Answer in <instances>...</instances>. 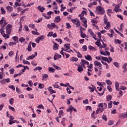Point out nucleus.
<instances>
[{
    "label": "nucleus",
    "mask_w": 127,
    "mask_h": 127,
    "mask_svg": "<svg viewBox=\"0 0 127 127\" xmlns=\"http://www.w3.org/2000/svg\"><path fill=\"white\" fill-rule=\"evenodd\" d=\"M95 12L97 13V14H104L105 12H106V11L105 10V9H104V7L98 5L96 7V10Z\"/></svg>",
    "instance_id": "1"
},
{
    "label": "nucleus",
    "mask_w": 127,
    "mask_h": 127,
    "mask_svg": "<svg viewBox=\"0 0 127 127\" xmlns=\"http://www.w3.org/2000/svg\"><path fill=\"white\" fill-rule=\"evenodd\" d=\"M104 22L106 25L105 27V29H107V30L110 29V27H111V23L108 21V18H107V16H106V15L104 16Z\"/></svg>",
    "instance_id": "2"
},
{
    "label": "nucleus",
    "mask_w": 127,
    "mask_h": 127,
    "mask_svg": "<svg viewBox=\"0 0 127 127\" xmlns=\"http://www.w3.org/2000/svg\"><path fill=\"white\" fill-rule=\"evenodd\" d=\"M7 25V23H6V20H5L4 17H2L0 20V25L1 26V28H4L5 26Z\"/></svg>",
    "instance_id": "3"
},
{
    "label": "nucleus",
    "mask_w": 127,
    "mask_h": 127,
    "mask_svg": "<svg viewBox=\"0 0 127 127\" xmlns=\"http://www.w3.org/2000/svg\"><path fill=\"white\" fill-rule=\"evenodd\" d=\"M101 59L103 61H105V62H107L108 64H110L111 62H113V59L111 57H109L108 58L107 57H101Z\"/></svg>",
    "instance_id": "4"
},
{
    "label": "nucleus",
    "mask_w": 127,
    "mask_h": 127,
    "mask_svg": "<svg viewBox=\"0 0 127 127\" xmlns=\"http://www.w3.org/2000/svg\"><path fill=\"white\" fill-rule=\"evenodd\" d=\"M0 34L2 35V36H3V37H4V38H5V39L7 38H9V35L6 34L4 33V28H0Z\"/></svg>",
    "instance_id": "5"
},
{
    "label": "nucleus",
    "mask_w": 127,
    "mask_h": 127,
    "mask_svg": "<svg viewBox=\"0 0 127 127\" xmlns=\"http://www.w3.org/2000/svg\"><path fill=\"white\" fill-rule=\"evenodd\" d=\"M11 28H12V25L11 24H8L6 27V33L7 34H10L11 33Z\"/></svg>",
    "instance_id": "6"
},
{
    "label": "nucleus",
    "mask_w": 127,
    "mask_h": 127,
    "mask_svg": "<svg viewBox=\"0 0 127 127\" xmlns=\"http://www.w3.org/2000/svg\"><path fill=\"white\" fill-rule=\"evenodd\" d=\"M80 64L83 68H86L85 65H89L90 64L89 63V62L85 60H81V63H80Z\"/></svg>",
    "instance_id": "7"
},
{
    "label": "nucleus",
    "mask_w": 127,
    "mask_h": 127,
    "mask_svg": "<svg viewBox=\"0 0 127 127\" xmlns=\"http://www.w3.org/2000/svg\"><path fill=\"white\" fill-rule=\"evenodd\" d=\"M37 56V52H35L34 53V55H32L31 56H30L28 57L26 60H33Z\"/></svg>",
    "instance_id": "8"
},
{
    "label": "nucleus",
    "mask_w": 127,
    "mask_h": 127,
    "mask_svg": "<svg viewBox=\"0 0 127 127\" xmlns=\"http://www.w3.org/2000/svg\"><path fill=\"white\" fill-rule=\"evenodd\" d=\"M44 38H45V36L44 35H41L39 37H38L36 39V42H37V43H39V42H40V41H43V39H44Z\"/></svg>",
    "instance_id": "9"
},
{
    "label": "nucleus",
    "mask_w": 127,
    "mask_h": 127,
    "mask_svg": "<svg viewBox=\"0 0 127 127\" xmlns=\"http://www.w3.org/2000/svg\"><path fill=\"white\" fill-rule=\"evenodd\" d=\"M48 37H53L54 38H56L57 37V33H53V32H49L47 35Z\"/></svg>",
    "instance_id": "10"
},
{
    "label": "nucleus",
    "mask_w": 127,
    "mask_h": 127,
    "mask_svg": "<svg viewBox=\"0 0 127 127\" xmlns=\"http://www.w3.org/2000/svg\"><path fill=\"white\" fill-rule=\"evenodd\" d=\"M120 5H121V4H120L115 5V7L114 9V11H115L116 12H119V11H122V9H120V7H121Z\"/></svg>",
    "instance_id": "11"
},
{
    "label": "nucleus",
    "mask_w": 127,
    "mask_h": 127,
    "mask_svg": "<svg viewBox=\"0 0 127 127\" xmlns=\"http://www.w3.org/2000/svg\"><path fill=\"white\" fill-rule=\"evenodd\" d=\"M100 54L101 55H104V56H110L111 55V54H110V52L108 51H105V53L103 52V51L100 50Z\"/></svg>",
    "instance_id": "12"
},
{
    "label": "nucleus",
    "mask_w": 127,
    "mask_h": 127,
    "mask_svg": "<svg viewBox=\"0 0 127 127\" xmlns=\"http://www.w3.org/2000/svg\"><path fill=\"white\" fill-rule=\"evenodd\" d=\"M94 64L95 66H97L98 67H99V69H102V64H101V63L98 62V61H95L94 62Z\"/></svg>",
    "instance_id": "13"
},
{
    "label": "nucleus",
    "mask_w": 127,
    "mask_h": 127,
    "mask_svg": "<svg viewBox=\"0 0 127 127\" xmlns=\"http://www.w3.org/2000/svg\"><path fill=\"white\" fill-rule=\"evenodd\" d=\"M37 9L39 10L40 12H43L44 10H45V8L43 6H41L40 5L38 6V7H36Z\"/></svg>",
    "instance_id": "14"
},
{
    "label": "nucleus",
    "mask_w": 127,
    "mask_h": 127,
    "mask_svg": "<svg viewBox=\"0 0 127 127\" xmlns=\"http://www.w3.org/2000/svg\"><path fill=\"white\" fill-rule=\"evenodd\" d=\"M61 21V18L60 17V16H56L55 18L54 22L56 23H58V22H60Z\"/></svg>",
    "instance_id": "15"
},
{
    "label": "nucleus",
    "mask_w": 127,
    "mask_h": 127,
    "mask_svg": "<svg viewBox=\"0 0 127 127\" xmlns=\"http://www.w3.org/2000/svg\"><path fill=\"white\" fill-rule=\"evenodd\" d=\"M85 59L88 61H92V57L90 55H87L84 56Z\"/></svg>",
    "instance_id": "16"
},
{
    "label": "nucleus",
    "mask_w": 127,
    "mask_h": 127,
    "mask_svg": "<svg viewBox=\"0 0 127 127\" xmlns=\"http://www.w3.org/2000/svg\"><path fill=\"white\" fill-rule=\"evenodd\" d=\"M120 116L123 118V119H127V111L124 113L120 114Z\"/></svg>",
    "instance_id": "17"
},
{
    "label": "nucleus",
    "mask_w": 127,
    "mask_h": 127,
    "mask_svg": "<svg viewBox=\"0 0 127 127\" xmlns=\"http://www.w3.org/2000/svg\"><path fill=\"white\" fill-rule=\"evenodd\" d=\"M106 11L107 14L109 16H111V15H112V13H113V9L109 8L106 10Z\"/></svg>",
    "instance_id": "18"
},
{
    "label": "nucleus",
    "mask_w": 127,
    "mask_h": 127,
    "mask_svg": "<svg viewBox=\"0 0 127 127\" xmlns=\"http://www.w3.org/2000/svg\"><path fill=\"white\" fill-rule=\"evenodd\" d=\"M105 83H106V84H107V85H108V86H111V85H113V82L110 79L106 80Z\"/></svg>",
    "instance_id": "19"
},
{
    "label": "nucleus",
    "mask_w": 127,
    "mask_h": 127,
    "mask_svg": "<svg viewBox=\"0 0 127 127\" xmlns=\"http://www.w3.org/2000/svg\"><path fill=\"white\" fill-rule=\"evenodd\" d=\"M27 50L28 52H31L32 49L31 48V42H30L28 45V47L27 48Z\"/></svg>",
    "instance_id": "20"
},
{
    "label": "nucleus",
    "mask_w": 127,
    "mask_h": 127,
    "mask_svg": "<svg viewBox=\"0 0 127 127\" xmlns=\"http://www.w3.org/2000/svg\"><path fill=\"white\" fill-rule=\"evenodd\" d=\"M88 32H89L90 34H91V35H92L93 38H94L95 39V37H96V35H95V34H94V33L92 31V29H89Z\"/></svg>",
    "instance_id": "21"
},
{
    "label": "nucleus",
    "mask_w": 127,
    "mask_h": 127,
    "mask_svg": "<svg viewBox=\"0 0 127 127\" xmlns=\"http://www.w3.org/2000/svg\"><path fill=\"white\" fill-rule=\"evenodd\" d=\"M78 60V59L77 58L72 57L70 58V61H71V62H77Z\"/></svg>",
    "instance_id": "22"
},
{
    "label": "nucleus",
    "mask_w": 127,
    "mask_h": 127,
    "mask_svg": "<svg viewBox=\"0 0 127 127\" xmlns=\"http://www.w3.org/2000/svg\"><path fill=\"white\" fill-rule=\"evenodd\" d=\"M104 110V108H99L96 111V115H99V113H102V112H103Z\"/></svg>",
    "instance_id": "23"
},
{
    "label": "nucleus",
    "mask_w": 127,
    "mask_h": 127,
    "mask_svg": "<svg viewBox=\"0 0 127 127\" xmlns=\"http://www.w3.org/2000/svg\"><path fill=\"white\" fill-rule=\"evenodd\" d=\"M58 47H59V45H58V44H57V43H55L54 45L53 46L54 50H58V49H59Z\"/></svg>",
    "instance_id": "24"
},
{
    "label": "nucleus",
    "mask_w": 127,
    "mask_h": 127,
    "mask_svg": "<svg viewBox=\"0 0 127 127\" xmlns=\"http://www.w3.org/2000/svg\"><path fill=\"white\" fill-rule=\"evenodd\" d=\"M51 25H52V27H53V28H56V29H58V28H59V27L55 24V23H51Z\"/></svg>",
    "instance_id": "25"
},
{
    "label": "nucleus",
    "mask_w": 127,
    "mask_h": 127,
    "mask_svg": "<svg viewBox=\"0 0 127 127\" xmlns=\"http://www.w3.org/2000/svg\"><path fill=\"white\" fill-rule=\"evenodd\" d=\"M80 17V20L84 24L87 23V19L85 18V17Z\"/></svg>",
    "instance_id": "26"
},
{
    "label": "nucleus",
    "mask_w": 127,
    "mask_h": 127,
    "mask_svg": "<svg viewBox=\"0 0 127 127\" xmlns=\"http://www.w3.org/2000/svg\"><path fill=\"white\" fill-rule=\"evenodd\" d=\"M84 70V68L81 66L78 65L77 67V71L79 72H83V70Z\"/></svg>",
    "instance_id": "27"
},
{
    "label": "nucleus",
    "mask_w": 127,
    "mask_h": 127,
    "mask_svg": "<svg viewBox=\"0 0 127 127\" xmlns=\"http://www.w3.org/2000/svg\"><path fill=\"white\" fill-rule=\"evenodd\" d=\"M115 86L116 90L117 91H120V90L119 89V87H120V84L119 83V82H116L115 83Z\"/></svg>",
    "instance_id": "28"
},
{
    "label": "nucleus",
    "mask_w": 127,
    "mask_h": 127,
    "mask_svg": "<svg viewBox=\"0 0 127 127\" xmlns=\"http://www.w3.org/2000/svg\"><path fill=\"white\" fill-rule=\"evenodd\" d=\"M52 66H53L54 68H55V69H56V70H61V69H62L60 66H57V65H55V64H52Z\"/></svg>",
    "instance_id": "29"
},
{
    "label": "nucleus",
    "mask_w": 127,
    "mask_h": 127,
    "mask_svg": "<svg viewBox=\"0 0 127 127\" xmlns=\"http://www.w3.org/2000/svg\"><path fill=\"white\" fill-rule=\"evenodd\" d=\"M6 9L7 10L8 12H11V11H12V7L10 6H7Z\"/></svg>",
    "instance_id": "30"
},
{
    "label": "nucleus",
    "mask_w": 127,
    "mask_h": 127,
    "mask_svg": "<svg viewBox=\"0 0 127 127\" xmlns=\"http://www.w3.org/2000/svg\"><path fill=\"white\" fill-rule=\"evenodd\" d=\"M73 111V106H70L69 108L66 109V112H70V114H72V112Z\"/></svg>",
    "instance_id": "31"
},
{
    "label": "nucleus",
    "mask_w": 127,
    "mask_h": 127,
    "mask_svg": "<svg viewBox=\"0 0 127 127\" xmlns=\"http://www.w3.org/2000/svg\"><path fill=\"white\" fill-rule=\"evenodd\" d=\"M88 49H89L90 50H92V51H97V49L94 48V47L92 46H89Z\"/></svg>",
    "instance_id": "32"
},
{
    "label": "nucleus",
    "mask_w": 127,
    "mask_h": 127,
    "mask_svg": "<svg viewBox=\"0 0 127 127\" xmlns=\"http://www.w3.org/2000/svg\"><path fill=\"white\" fill-rule=\"evenodd\" d=\"M95 45H97V46H98V47H99V48H102V44L99 41H97L95 42Z\"/></svg>",
    "instance_id": "33"
},
{
    "label": "nucleus",
    "mask_w": 127,
    "mask_h": 127,
    "mask_svg": "<svg viewBox=\"0 0 127 127\" xmlns=\"http://www.w3.org/2000/svg\"><path fill=\"white\" fill-rule=\"evenodd\" d=\"M49 72H51L52 73H54L55 72V69L52 67H49Z\"/></svg>",
    "instance_id": "34"
},
{
    "label": "nucleus",
    "mask_w": 127,
    "mask_h": 127,
    "mask_svg": "<svg viewBox=\"0 0 127 127\" xmlns=\"http://www.w3.org/2000/svg\"><path fill=\"white\" fill-rule=\"evenodd\" d=\"M64 47H65L66 50H70V44H65L64 45Z\"/></svg>",
    "instance_id": "35"
},
{
    "label": "nucleus",
    "mask_w": 127,
    "mask_h": 127,
    "mask_svg": "<svg viewBox=\"0 0 127 127\" xmlns=\"http://www.w3.org/2000/svg\"><path fill=\"white\" fill-rule=\"evenodd\" d=\"M0 10H1V14H5L6 12L5 11L4 8L1 7L0 8Z\"/></svg>",
    "instance_id": "36"
},
{
    "label": "nucleus",
    "mask_w": 127,
    "mask_h": 127,
    "mask_svg": "<svg viewBox=\"0 0 127 127\" xmlns=\"http://www.w3.org/2000/svg\"><path fill=\"white\" fill-rule=\"evenodd\" d=\"M19 41L21 43H23V42H24V41H25V38H24L23 37H20L19 39Z\"/></svg>",
    "instance_id": "37"
},
{
    "label": "nucleus",
    "mask_w": 127,
    "mask_h": 127,
    "mask_svg": "<svg viewBox=\"0 0 127 127\" xmlns=\"http://www.w3.org/2000/svg\"><path fill=\"white\" fill-rule=\"evenodd\" d=\"M53 86L54 88H56L57 89H61L60 88V86H59V85H58V84H57V83L54 84L53 85Z\"/></svg>",
    "instance_id": "38"
},
{
    "label": "nucleus",
    "mask_w": 127,
    "mask_h": 127,
    "mask_svg": "<svg viewBox=\"0 0 127 127\" xmlns=\"http://www.w3.org/2000/svg\"><path fill=\"white\" fill-rule=\"evenodd\" d=\"M86 13H87V12H86V11L83 10V11H82L81 14H79V15H78V16H79V17H84V14H86Z\"/></svg>",
    "instance_id": "39"
},
{
    "label": "nucleus",
    "mask_w": 127,
    "mask_h": 127,
    "mask_svg": "<svg viewBox=\"0 0 127 127\" xmlns=\"http://www.w3.org/2000/svg\"><path fill=\"white\" fill-rule=\"evenodd\" d=\"M34 70V71H37V70H38V71H41V70H42V67L41 66H37L35 68Z\"/></svg>",
    "instance_id": "40"
},
{
    "label": "nucleus",
    "mask_w": 127,
    "mask_h": 127,
    "mask_svg": "<svg viewBox=\"0 0 127 127\" xmlns=\"http://www.w3.org/2000/svg\"><path fill=\"white\" fill-rule=\"evenodd\" d=\"M98 37L100 39L98 40V41H103V40H102V35L101 34V33L98 32L97 34Z\"/></svg>",
    "instance_id": "41"
},
{
    "label": "nucleus",
    "mask_w": 127,
    "mask_h": 127,
    "mask_svg": "<svg viewBox=\"0 0 127 127\" xmlns=\"http://www.w3.org/2000/svg\"><path fill=\"white\" fill-rule=\"evenodd\" d=\"M39 86L38 87V89H43L44 88V84L42 83H38Z\"/></svg>",
    "instance_id": "42"
},
{
    "label": "nucleus",
    "mask_w": 127,
    "mask_h": 127,
    "mask_svg": "<svg viewBox=\"0 0 127 127\" xmlns=\"http://www.w3.org/2000/svg\"><path fill=\"white\" fill-rule=\"evenodd\" d=\"M114 43H115V44H117V43H118L119 44H121V43H122V41L119 39H116L115 40Z\"/></svg>",
    "instance_id": "43"
},
{
    "label": "nucleus",
    "mask_w": 127,
    "mask_h": 127,
    "mask_svg": "<svg viewBox=\"0 0 127 127\" xmlns=\"http://www.w3.org/2000/svg\"><path fill=\"white\" fill-rule=\"evenodd\" d=\"M91 22L93 23L92 25H93V26H95V25L97 24V20L96 19L91 20Z\"/></svg>",
    "instance_id": "44"
},
{
    "label": "nucleus",
    "mask_w": 127,
    "mask_h": 127,
    "mask_svg": "<svg viewBox=\"0 0 127 127\" xmlns=\"http://www.w3.org/2000/svg\"><path fill=\"white\" fill-rule=\"evenodd\" d=\"M114 66H115V67H117V68H119V66H120V64L117 62H115L113 63Z\"/></svg>",
    "instance_id": "45"
},
{
    "label": "nucleus",
    "mask_w": 127,
    "mask_h": 127,
    "mask_svg": "<svg viewBox=\"0 0 127 127\" xmlns=\"http://www.w3.org/2000/svg\"><path fill=\"white\" fill-rule=\"evenodd\" d=\"M80 36L82 38H85L86 37V34L83 33V31H80Z\"/></svg>",
    "instance_id": "46"
},
{
    "label": "nucleus",
    "mask_w": 127,
    "mask_h": 127,
    "mask_svg": "<svg viewBox=\"0 0 127 127\" xmlns=\"http://www.w3.org/2000/svg\"><path fill=\"white\" fill-rule=\"evenodd\" d=\"M88 89H89V90H90L89 91V92L90 93H93V92H94V91H95V89H94V87H92L91 86H88Z\"/></svg>",
    "instance_id": "47"
},
{
    "label": "nucleus",
    "mask_w": 127,
    "mask_h": 127,
    "mask_svg": "<svg viewBox=\"0 0 127 127\" xmlns=\"http://www.w3.org/2000/svg\"><path fill=\"white\" fill-rule=\"evenodd\" d=\"M101 42H102L103 45H101V48H106V47H107V44H105V43H104V41H101Z\"/></svg>",
    "instance_id": "48"
},
{
    "label": "nucleus",
    "mask_w": 127,
    "mask_h": 127,
    "mask_svg": "<svg viewBox=\"0 0 127 127\" xmlns=\"http://www.w3.org/2000/svg\"><path fill=\"white\" fill-rule=\"evenodd\" d=\"M62 125L63 127H65L66 124H65V118H63L62 120Z\"/></svg>",
    "instance_id": "49"
},
{
    "label": "nucleus",
    "mask_w": 127,
    "mask_h": 127,
    "mask_svg": "<svg viewBox=\"0 0 127 127\" xmlns=\"http://www.w3.org/2000/svg\"><path fill=\"white\" fill-rule=\"evenodd\" d=\"M112 106H113V101H110L108 103V108H109V109H112Z\"/></svg>",
    "instance_id": "50"
},
{
    "label": "nucleus",
    "mask_w": 127,
    "mask_h": 127,
    "mask_svg": "<svg viewBox=\"0 0 127 127\" xmlns=\"http://www.w3.org/2000/svg\"><path fill=\"white\" fill-rule=\"evenodd\" d=\"M107 100L109 102L112 100V95H109L106 97Z\"/></svg>",
    "instance_id": "51"
},
{
    "label": "nucleus",
    "mask_w": 127,
    "mask_h": 127,
    "mask_svg": "<svg viewBox=\"0 0 127 127\" xmlns=\"http://www.w3.org/2000/svg\"><path fill=\"white\" fill-rule=\"evenodd\" d=\"M49 76L48 74H44L42 75V78H43V80H44V79H46L47 78H48Z\"/></svg>",
    "instance_id": "52"
},
{
    "label": "nucleus",
    "mask_w": 127,
    "mask_h": 127,
    "mask_svg": "<svg viewBox=\"0 0 127 127\" xmlns=\"http://www.w3.org/2000/svg\"><path fill=\"white\" fill-rule=\"evenodd\" d=\"M125 26V24L124 23H122L120 25V28H119V30L120 31H122V30H123V29L124 28V26Z\"/></svg>",
    "instance_id": "53"
},
{
    "label": "nucleus",
    "mask_w": 127,
    "mask_h": 127,
    "mask_svg": "<svg viewBox=\"0 0 127 127\" xmlns=\"http://www.w3.org/2000/svg\"><path fill=\"white\" fill-rule=\"evenodd\" d=\"M107 89H108L109 92H112L113 91V89H112V87L111 86V85H108Z\"/></svg>",
    "instance_id": "54"
},
{
    "label": "nucleus",
    "mask_w": 127,
    "mask_h": 127,
    "mask_svg": "<svg viewBox=\"0 0 127 127\" xmlns=\"http://www.w3.org/2000/svg\"><path fill=\"white\" fill-rule=\"evenodd\" d=\"M95 113L96 112L95 111H93L92 113L91 114V117L92 119H96L97 117L95 116Z\"/></svg>",
    "instance_id": "55"
},
{
    "label": "nucleus",
    "mask_w": 127,
    "mask_h": 127,
    "mask_svg": "<svg viewBox=\"0 0 127 127\" xmlns=\"http://www.w3.org/2000/svg\"><path fill=\"white\" fill-rule=\"evenodd\" d=\"M23 64H28V65H30V63L29 62H28L27 61H25L24 60H23Z\"/></svg>",
    "instance_id": "56"
},
{
    "label": "nucleus",
    "mask_w": 127,
    "mask_h": 127,
    "mask_svg": "<svg viewBox=\"0 0 127 127\" xmlns=\"http://www.w3.org/2000/svg\"><path fill=\"white\" fill-rule=\"evenodd\" d=\"M102 120H104V121H105V122H107L108 118H107V116H106V115H103L102 116Z\"/></svg>",
    "instance_id": "57"
},
{
    "label": "nucleus",
    "mask_w": 127,
    "mask_h": 127,
    "mask_svg": "<svg viewBox=\"0 0 127 127\" xmlns=\"http://www.w3.org/2000/svg\"><path fill=\"white\" fill-rule=\"evenodd\" d=\"M14 123H17L16 122V120H13V121H12L11 120H9V125H12V124H14Z\"/></svg>",
    "instance_id": "58"
},
{
    "label": "nucleus",
    "mask_w": 127,
    "mask_h": 127,
    "mask_svg": "<svg viewBox=\"0 0 127 127\" xmlns=\"http://www.w3.org/2000/svg\"><path fill=\"white\" fill-rule=\"evenodd\" d=\"M108 126H113L114 125V121L111 120L109 121L108 123Z\"/></svg>",
    "instance_id": "59"
},
{
    "label": "nucleus",
    "mask_w": 127,
    "mask_h": 127,
    "mask_svg": "<svg viewBox=\"0 0 127 127\" xmlns=\"http://www.w3.org/2000/svg\"><path fill=\"white\" fill-rule=\"evenodd\" d=\"M28 84L29 85V86L30 87H32V86H33V83L32 82V81L31 80H29L28 82Z\"/></svg>",
    "instance_id": "60"
},
{
    "label": "nucleus",
    "mask_w": 127,
    "mask_h": 127,
    "mask_svg": "<svg viewBox=\"0 0 127 127\" xmlns=\"http://www.w3.org/2000/svg\"><path fill=\"white\" fill-rule=\"evenodd\" d=\"M28 97L30 99H34V95L33 94H28Z\"/></svg>",
    "instance_id": "61"
},
{
    "label": "nucleus",
    "mask_w": 127,
    "mask_h": 127,
    "mask_svg": "<svg viewBox=\"0 0 127 127\" xmlns=\"http://www.w3.org/2000/svg\"><path fill=\"white\" fill-rule=\"evenodd\" d=\"M24 28L25 29L26 31H29V28H28V26H27V25H25L24 26Z\"/></svg>",
    "instance_id": "62"
},
{
    "label": "nucleus",
    "mask_w": 127,
    "mask_h": 127,
    "mask_svg": "<svg viewBox=\"0 0 127 127\" xmlns=\"http://www.w3.org/2000/svg\"><path fill=\"white\" fill-rule=\"evenodd\" d=\"M9 71L10 72V74H12L14 73V69L13 68H11L9 70Z\"/></svg>",
    "instance_id": "63"
},
{
    "label": "nucleus",
    "mask_w": 127,
    "mask_h": 127,
    "mask_svg": "<svg viewBox=\"0 0 127 127\" xmlns=\"http://www.w3.org/2000/svg\"><path fill=\"white\" fill-rule=\"evenodd\" d=\"M127 63H125L122 66V69H127Z\"/></svg>",
    "instance_id": "64"
}]
</instances>
